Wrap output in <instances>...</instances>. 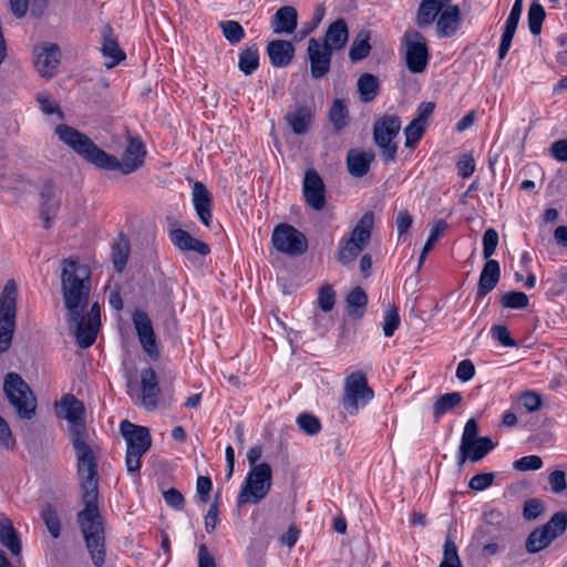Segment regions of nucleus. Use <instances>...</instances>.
Segmentation results:
<instances>
[{
  "instance_id": "nucleus-9",
  "label": "nucleus",
  "mask_w": 567,
  "mask_h": 567,
  "mask_svg": "<svg viewBox=\"0 0 567 567\" xmlns=\"http://www.w3.org/2000/svg\"><path fill=\"white\" fill-rule=\"evenodd\" d=\"M373 396L374 392L362 371H354L344 379L342 406L350 415L357 414L359 409L364 408Z\"/></svg>"
},
{
  "instance_id": "nucleus-21",
  "label": "nucleus",
  "mask_w": 567,
  "mask_h": 567,
  "mask_svg": "<svg viewBox=\"0 0 567 567\" xmlns=\"http://www.w3.org/2000/svg\"><path fill=\"white\" fill-rule=\"evenodd\" d=\"M374 158L375 154L373 151L350 150L347 154V168L349 174L357 178L365 176Z\"/></svg>"
},
{
  "instance_id": "nucleus-48",
  "label": "nucleus",
  "mask_w": 567,
  "mask_h": 567,
  "mask_svg": "<svg viewBox=\"0 0 567 567\" xmlns=\"http://www.w3.org/2000/svg\"><path fill=\"white\" fill-rule=\"evenodd\" d=\"M481 440L478 436V423L475 419H470L464 426V431L461 439L462 451L465 453L466 450L475 443V441Z\"/></svg>"
},
{
  "instance_id": "nucleus-63",
  "label": "nucleus",
  "mask_w": 567,
  "mask_h": 567,
  "mask_svg": "<svg viewBox=\"0 0 567 567\" xmlns=\"http://www.w3.org/2000/svg\"><path fill=\"white\" fill-rule=\"evenodd\" d=\"M413 217L408 210H400L395 218L399 236L406 235L412 226Z\"/></svg>"
},
{
  "instance_id": "nucleus-61",
  "label": "nucleus",
  "mask_w": 567,
  "mask_h": 567,
  "mask_svg": "<svg viewBox=\"0 0 567 567\" xmlns=\"http://www.w3.org/2000/svg\"><path fill=\"white\" fill-rule=\"evenodd\" d=\"M0 444L8 449L12 450L16 445V440L12 435L10 426L8 422L0 415Z\"/></svg>"
},
{
  "instance_id": "nucleus-11",
  "label": "nucleus",
  "mask_w": 567,
  "mask_h": 567,
  "mask_svg": "<svg viewBox=\"0 0 567 567\" xmlns=\"http://www.w3.org/2000/svg\"><path fill=\"white\" fill-rule=\"evenodd\" d=\"M84 310H79L76 320L72 316H68V322L74 327L76 342L82 349H86L95 342L101 326V310L97 302L92 305L87 316L83 315Z\"/></svg>"
},
{
  "instance_id": "nucleus-25",
  "label": "nucleus",
  "mask_w": 567,
  "mask_h": 567,
  "mask_svg": "<svg viewBox=\"0 0 567 567\" xmlns=\"http://www.w3.org/2000/svg\"><path fill=\"white\" fill-rule=\"evenodd\" d=\"M499 277L501 268L498 261L486 259L478 280L477 298H483L491 292L496 287Z\"/></svg>"
},
{
  "instance_id": "nucleus-60",
  "label": "nucleus",
  "mask_w": 567,
  "mask_h": 567,
  "mask_svg": "<svg viewBox=\"0 0 567 567\" xmlns=\"http://www.w3.org/2000/svg\"><path fill=\"white\" fill-rule=\"evenodd\" d=\"M548 483L553 493L560 494L566 489V474L563 471L556 470L548 476Z\"/></svg>"
},
{
  "instance_id": "nucleus-56",
  "label": "nucleus",
  "mask_w": 567,
  "mask_h": 567,
  "mask_svg": "<svg viewBox=\"0 0 567 567\" xmlns=\"http://www.w3.org/2000/svg\"><path fill=\"white\" fill-rule=\"evenodd\" d=\"M495 480L494 473H480L474 475L470 482L468 487L473 491H484L489 487Z\"/></svg>"
},
{
  "instance_id": "nucleus-57",
  "label": "nucleus",
  "mask_w": 567,
  "mask_h": 567,
  "mask_svg": "<svg viewBox=\"0 0 567 567\" xmlns=\"http://www.w3.org/2000/svg\"><path fill=\"white\" fill-rule=\"evenodd\" d=\"M449 225L445 220H437L433 227L431 228L430 236L424 245L425 251H431L435 246L439 238L443 235V233L447 229Z\"/></svg>"
},
{
  "instance_id": "nucleus-37",
  "label": "nucleus",
  "mask_w": 567,
  "mask_h": 567,
  "mask_svg": "<svg viewBox=\"0 0 567 567\" xmlns=\"http://www.w3.org/2000/svg\"><path fill=\"white\" fill-rule=\"evenodd\" d=\"M130 256V243L126 238L120 237L112 246V261L115 270L122 272L126 267Z\"/></svg>"
},
{
  "instance_id": "nucleus-50",
  "label": "nucleus",
  "mask_w": 567,
  "mask_h": 567,
  "mask_svg": "<svg viewBox=\"0 0 567 567\" xmlns=\"http://www.w3.org/2000/svg\"><path fill=\"white\" fill-rule=\"evenodd\" d=\"M37 101L44 114H56L60 120L64 117L63 112L60 110L59 105L52 100L48 92L38 93Z\"/></svg>"
},
{
  "instance_id": "nucleus-4",
  "label": "nucleus",
  "mask_w": 567,
  "mask_h": 567,
  "mask_svg": "<svg viewBox=\"0 0 567 567\" xmlns=\"http://www.w3.org/2000/svg\"><path fill=\"white\" fill-rule=\"evenodd\" d=\"M2 390L6 399L21 420H32L37 413V396L17 372H8L3 379Z\"/></svg>"
},
{
  "instance_id": "nucleus-18",
  "label": "nucleus",
  "mask_w": 567,
  "mask_h": 567,
  "mask_svg": "<svg viewBox=\"0 0 567 567\" xmlns=\"http://www.w3.org/2000/svg\"><path fill=\"white\" fill-rule=\"evenodd\" d=\"M133 323L144 351L154 360L159 357L155 333L151 319L145 311L137 310L133 315Z\"/></svg>"
},
{
  "instance_id": "nucleus-58",
  "label": "nucleus",
  "mask_w": 567,
  "mask_h": 567,
  "mask_svg": "<svg viewBox=\"0 0 567 567\" xmlns=\"http://www.w3.org/2000/svg\"><path fill=\"white\" fill-rule=\"evenodd\" d=\"M492 336L504 347H516L517 342L511 337L508 329L502 324H495L492 327Z\"/></svg>"
},
{
  "instance_id": "nucleus-14",
  "label": "nucleus",
  "mask_w": 567,
  "mask_h": 567,
  "mask_svg": "<svg viewBox=\"0 0 567 567\" xmlns=\"http://www.w3.org/2000/svg\"><path fill=\"white\" fill-rule=\"evenodd\" d=\"M406 47V68L412 73H422L429 62V50L425 38L415 30H408L404 33Z\"/></svg>"
},
{
  "instance_id": "nucleus-32",
  "label": "nucleus",
  "mask_w": 567,
  "mask_h": 567,
  "mask_svg": "<svg viewBox=\"0 0 567 567\" xmlns=\"http://www.w3.org/2000/svg\"><path fill=\"white\" fill-rule=\"evenodd\" d=\"M0 542L13 556L21 554V543L18 534L8 518L0 520Z\"/></svg>"
},
{
  "instance_id": "nucleus-20",
  "label": "nucleus",
  "mask_w": 567,
  "mask_h": 567,
  "mask_svg": "<svg viewBox=\"0 0 567 567\" xmlns=\"http://www.w3.org/2000/svg\"><path fill=\"white\" fill-rule=\"evenodd\" d=\"M193 205L199 220L206 226L210 227L213 215V198L207 187L202 182H196L193 186Z\"/></svg>"
},
{
  "instance_id": "nucleus-31",
  "label": "nucleus",
  "mask_w": 567,
  "mask_h": 567,
  "mask_svg": "<svg viewBox=\"0 0 567 567\" xmlns=\"http://www.w3.org/2000/svg\"><path fill=\"white\" fill-rule=\"evenodd\" d=\"M348 25L343 19H338L332 22L324 35L322 44L328 45L331 50L342 49L348 41Z\"/></svg>"
},
{
  "instance_id": "nucleus-54",
  "label": "nucleus",
  "mask_w": 567,
  "mask_h": 567,
  "mask_svg": "<svg viewBox=\"0 0 567 567\" xmlns=\"http://www.w3.org/2000/svg\"><path fill=\"white\" fill-rule=\"evenodd\" d=\"M336 302V293L331 286L324 285L319 290L318 305L322 311L328 312L332 310Z\"/></svg>"
},
{
  "instance_id": "nucleus-10",
  "label": "nucleus",
  "mask_w": 567,
  "mask_h": 567,
  "mask_svg": "<svg viewBox=\"0 0 567 567\" xmlns=\"http://www.w3.org/2000/svg\"><path fill=\"white\" fill-rule=\"evenodd\" d=\"M401 130V120L398 115H383L373 124V142L380 148L385 163L396 158L398 146L393 140Z\"/></svg>"
},
{
  "instance_id": "nucleus-41",
  "label": "nucleus",
  "mask_w": 567,
  "mask_h": 567,
  "mask_svg": "<svg viewBox=\"0 0 567 567\" xmlns=\"http://www.w3.org/2000/svg\"><path fill=\"white\" fill-rule=\"evenodd\" d=\"M426 130V124L417 120H412L404 128L405 147L413 148L423 137Z\"/></svg>"
},
{
  "instance_id": "nucleus-24",
  "label": "nucleus",
  "mask_w": 567,
  "mask_h": 567,
  "mask_svg": "<svg viewBox=\"0 0 567 567\" xmlns=\"http://www.w3.org/2000/svg\"><path fill=\"white\" fill-rule=\"evenodd\" d=\"M169 237L173 244L181 250L196 251L200 256H207L210 252V248L207 244L194 238L184 229L177 228L171 230Z\"/></svg>"
},
{
  "instance_id": "nucleus-42",
  "label": "nucleus",
  "mask_w": 567,
  "mask_h": 567,
  "mask_svg": "<svg viewBox=\"0 0 567 567\" xmlns=\"http://www.w3.org/2000/svg\"><path fill=\"white\" fill-rule=\"evenodd\" d=\"M439 567H463L458 556L457 546L450 537L445 539L443 546V559Z\"/></svg>"
},
{
  "instance_id": "nucleus-59",
  "label": "nucleus",
  "mask_w": 567,
  "mask_h": 567,
  "mask_svg": "<svg viewBox=\"0 0 567 567\" xmlns=\"http://www.w3.org/2000/svg\"><path fill=\"white\" fill-rule=\"evenodd\" d=\"M544 503L537 498L527 499L524 504L523 515L526 519H536L544 512Z\"/></svg>"
},
{
  "instance_id": "nucleus-2",
  "label": "nucleus",
  "mask_w": 567,
  "mask_h": 567,
  "mask_svg": "<svg viewBox=\"0 0 567 567\" xmlns=\"http://www.w3.org/2000/svg\"><path fill=\"white\" fill-rule=\"evenodd\" d=\"M55 134L62 143L86 162L102 169L121 171L125 175L138 169L146 155L145 146L140 138L128 140L121 162L117 157L97 147L87 135L72 126L59 124L55 127Z\"/></svg>"
},
{
  "instance_id": "nucleus-46",
  "label": "nucleus",
  "mask_w": 567,
  "mask_h": 567,
  "mask_svg": "<svg viewBox=\"0 0 567 567\" xmlns=\"http://www.w3.org/2000/svg\"><path fill=\"white\" fill-rule=\"evenodd\" d=\"M42 518L51 536L58 538L61 532V522L56 511L51 505H47L42 511Z\"/></svg>"
},
{
  "instance_id": "nucleus-29",
  "label": "nucleus",
  "mask_w": 567,
  "mask_h": 567,
  "mask_svg": "<svg viewBox=\"0 0 567 567\" xmlns=\"http://www.w3.org/2000/svg\"><path fill=\"white\" fill-rule=\"evenodd\" d=\"M449 0H422L416 12V24L420 28L431 25Z\"/></svg>"
},
{
  "instance_id": "nucleus-51",
  "label": "nucleus",
  "mask_w": 567,
  "mask_h": 567,
  "mask_svg": "<svg viewBox=\"0 0 567 567\" xmlns=\"http://www.w3.org/2000/svg\"><path fill=\"white\" fill-rule=\"evenodd\" d=\"M400 324V315L395 306H391L384 316L383 333L385 337L393 336Z\"/></svg>"
},
{
  "instance_id": "nucleus-43",
  "label": "nucleus",
  "mask_w": 567,
  "mask_h": 567,
  "mask_svg": "<svg viewBox=\"0 0 567 567\" xmlns=\"http://www.w3.org/2000/svg\"><path fill=\"white\" fill-rule=\"evenodd\" d=\"M219 27L225 39L230 44H237L245 38V30L239 22L234 20L221 21Z\"/></svg>"
},
{
  "instance_id": "nucleus-49",
  "label": "nucleus",
  "mask_w": 567,
  "mask_h": 567,
  "mask_svg": "<svg viewBox=\"0 0 567 567\" xmlns=\"http://www.w3.org/2000/svg\"><path fill=\"white\" fill-rule=\"evenodd\" d=\"M297 424L307 435H316L321 430L320 420L310 413H301L297 417Z\"/></svg>"
},
{
  "instance_id": "nucleus-34",
  "label": "nucleus",
  "mask_w": 567,
  "mask_h": 567,
  "mask_svg": "<svg viewBox=\"0 0 567 567\" xmlns=\"http://www.w3.org/2000/svg\"><path fill=\"white\" fill-rule=\"evenodd\" d=\"M346 302L349 316L359 319L364 313L368 296L361 287H355L347 296Z\"/></svg>"
},
{
  "instance_id": "nucleus-47",
  "label": "nucleus",
  "mask_w": 567,
  "mask_h": 567,
  "mask_svg": "<svg viewBox=\"0 0 567 567\" xmlns=\"http://www.w3.org/2000/svg\"><path fill=\"white\" fill-rule=\"evenodd\" d=\"M501 303L504 308L524 309L528 306V297L522 291H509L502 296Z\"/></svg>"
},
{
  "instance_id": "nucleus-7",
  "label": "nucleus",
  "mask_w": 567,
  "mask_h": 567,
  "mask_svg": "<svg viewBox=\"0 0 567 567\" xmlns=\"http://www.w3.org/2000/svg\"><path fill=\"white\" fill-rule=\"evenodd\" d=\"M374 225L372 212H365L352 229L348 239H342L338 250L337 259L342 265L353 261L360 252L369 245Z\"/></svg>"
},
{
  "instance_id": "nucleus-39",
  "label": "nucleus",
  "mask_w": 567,
  "mask_h": 567,
  "mask_svg": "<svg viewBox=\"0 0 567 567\" xmlns=\"http://www.w3.org/2000/svg\"><path fill=\"white\" fill-rule=\"evenodd\" d=\"M259 65V52L256 45L246 48L239 53L238 68L246 75L251 74Z\"/></svg>"
},
{
  "instance_id": "nucleus-44",
  "label": "nucleus",
  "mask_w": 567,
  "mask_h": 567,
  "mask_svg": "<svg viewBox=\"0 0 567 567\" xmlns=\"http://www.w3.org/2000/svg\"><path fill=\"white\" fill-rule=\"evenodd\" d=\"M545 10L538 2H533L528 9V27L532 34L537 35L542 31V24L545 19Z\"/></svg>"
},
{
  "instance_id": "nucleus-28",
  "label": "nucleus",
  "mask_w": 567,
  "mask_h": 567,
  "mask_svg": "<svg viewBox=\"0 0 567 567\" xmlns=\"http://www.w3.org/2000/svg\"><path fill=\"white\" fill-rule=\"evenodd\" d=\"M298 13L297 10L291 6H284L279 8L272 18L274 32L279 33H292L297 28Z\"/></svg>"
},
{
  "instance_id": "nucleus-23",
  "label": "nucleus",
  "mask_w": 567,
  "mask_h": 567,
  "mask_svg": "<svg viewBox=\"0 0 567 567\" xmlns=\"http://www.w3.org/2000/svg\"><path fill=\"white\" fill-rule=\"evenodd\" d=\"M267 53L275 68H285L295 56V47L286 40H272L267 45Z\"/></svg>"
},
{
  "instance_id": "nucleus-22",
  "label": "nucleus",
  "mask_w": 567,
  "mask_h": 567,
  "mask_svg": "<svg viewBox=\"0 0 567 567\" xmlns=\"http://www.w3.org/2000/svg\"><path fill=\"white\" fill-rule=\"evenodd\" d=\"M102 47L101 51L104 58L110 59L105 62V66L111 69L117 65L120 62L125 60V52L118 47L117 40L114 35L113 29L110 25H105L102 30Z\"/></svg>"
},
{
  "instance_id": "nucleus-62",
  "label": "nucleus",
  "mask_w": 567,
  "mask_h": 567,
  "mask_svg": "<svg viewBox=\"0 0 567 567\" xmlns=\"http://www.w3.org/2000/svg\"><path fill=\"white\" fill-rule=\"evenodd\" d=\"M475 375V367L470 359H464L457 364L456 378L462 382L470 381Z\"/></svg>"
},
{
  "instance_id": "nucleus-40",
  "label": "nucleus",
  "mask_w": 567,
  "mask_h": 567,
  "mask_svg": "<svg viewBox=\"0 0 567 567\" xmlns=\"http://www.w3.org/2000/svg\"><path fill=\"white\" fill-rule=\"evenodd\" d=\"M554 538L543 527L533 530L526 539V549L529 553H537L546 548Z\"/></svg>"
},
{
  "instance_id": "nucleus-13",
  "label": "nucleus",
  "mask_w": 567,
  "mask_h": 567,
  "mask_svg": "<svg viewBox=\"0 0 567 567\" xmlns=\"http://www.w3.org/2000/svg\"><path fill=\"white\" fill-rule=\"evenodd\" d=\"M55 413L59 419L69 422V436L73 437L76 432L87 433L84 414V404L72 394L64 395L55 403Z\"/></svg>"
},
{
  "instance_id": "nucleus-45",
  "label": "nucleus",
  "mask_w": 567,
  "mask_h": 567,
  "mask_svg": "<svg viewBox=\"0 0 567 567\" xmlns=\"http://www.w3.org/2000/svg\"><path fill=\"white\" fill-rule=\"evenodd\" d=\"M547 533L555 539L558 536L563 535L567 528V513L558 512L553 515V517L542 526Z\"/></svg>"
},
{
  "instance_id": "nucleus-6",
  "label": "nucleus",
  "mask_w": 567,
  "mask_h": 567,
  "mask_svg": "<svg viewBox=\"0 0 567 567\" xmlns=\"http://www.w3.org/2000/svg\"><path fill=\"white\" fill-rule=\"evenodd\" d=\"M17 282L9 279L0 293V353L7 352L12 343L17 318Z\"/></svg>"
},
{
  "instance_id": "nucleus-3",
  "label": "nucleus",
  "mask_w": 567,
  "mask_h": 567,
  "mask_svg": "<svg viewBox=\"0 0 567 567\" xmlns=\"http://www.w3.org/2000/svg\"><path fill=\"white\" fill-rule=\"evenodd\" d=\"M61 291L68 316L78 319L79 310L89 305L91 292V270L78 258H64L61 261Z\"/></svg>"
},
{
  "instance_id": "nucleus-35",
  "label": "nucleus",
  "mask_w": 567,
  "mask_h": 567,
  "mask_svg": "<svg viewBox=\"0 0 567 567\" xmlns=\"http://www.w3.org/2000/svg\"><path fill=\"white\" fill-rule=\"evenodd\" d=\"M360 100L364 103L373 101L379 92V80L371 73H363L358 80Z\"/></svg>"
},
{
  "instance_id": "nucleus-12",
  "label": "nucleus",
  "mask_w": 567,
  "mask_h": 567,
  "mask_svg": "<svg viewBox=\"0 0 567 567\" xmlns=\"http://www.w3.org/2000/svg\"><path fill=\"white\" fill-rule=\"evenodd\" d=\"M271 241L278 251L291 257L302 255L308 248L307 237L289 224L276 226Z\"/></svg>"
},
{
  "instance_id": "nucleus-27",
  "label": "nucleus",
  "mask_w": 567,
  "mask_h": 567,
  "mask_svg": "<svg viewBox=\"0 0 567 567\" xmlns=\"http://www.w3.org/2000/svg\"><path fill=\"white\" fill-rule=\"evenodd\" d=\"M461 12L457 6H450L441 12L436 21L437 35L446 38L453 35L460 28Z\"/></svg>"
},
{
  "instance_id": "nucleus-5",
  "label": "nucleus",
  "mask_w": 567,
  "mask_h": 567,
  "mask_svg": "<svg viewBox=\"0 0 567 567\" xmlns=\"http://www.w3.org/2000/svg\"><path fill=\"white\" fill-rule=\"evenodd\" d=\"M121 434L126 442L125 465L130 475L138 476L141 470V457L151 449L152 437L150 430L136 425L127 420L121 422Z\"/></svg>"
},
{
  "instance_id": "nucleus-38",
  "label": "nucleus",
  "mask_w": 567,
  "mask_h": 567,
  "mask_svg": "<svg viewBox=\"0 0 567 567\" xmlns=\"http://www.w3.org/2000/svg\"><path fill=\"white\" fill-rule=\"evenodd\" d=\"M329 120L334 131L340 132L349 124V111L341 100H336L329 111Z\"/></svg>"
},
{
  "instance_id": "nucleus-15",
  "label": "nucleus",
  "mask_w": 567,
  "mask_h": 567,
  "mask_svg": "<svg viewBox=\"0 0 567 567\" xmlns=\"http://www.w3.org/2000/svg\"><path fill=\"white\" fill-rule=\"evenodd\" d=\"M34 68L40 76L51 79L60 64L61 51L56 44L41 43L34 47Z\"/></svg>"
},
{
  "instance_id": "nucleus-1",
  "label": "nucleus",
  "mask_w": 567,
  "mask_h": 567,
  "mask_svg": "<svg viewBox=\"0 0 567 567\" xmlns=\"http://www.w3.org/2000/svg\"><path fill=\"white\" fill-rule=\"evenodd\" d=\"M70 442L75 453L76 473L80 481L84 508L76 515V522L85 546L95 567L105 564V529L99 508L97 447L89 443L87 433L76 432Z\"/></svg>"
},
{
  "instance_id": "nucleus-36",
  "label": "nucleus",
  "mask_w": 567,
  "mask_h": 567,
  "mask_svg": "<svg viewBox=\"0 0 567 567\" xmlns=\"http://www.w3.org/2000/svg\"><path fill=\"white\" fill-rule=\"evenodd\" d=\"M369 40L370 33L368 31L362 30L357 34L349 52L351 61H361L370 54L371 45L369 43Z\"/></svg>"
},
{
  "instance_id": "nucleus-52",
  "label": "nucleus",
  "mask_w": 567,
  "mask_h": 567,
  "mask_svg": "<svg viewBox=\"0 0 567 567\" xmlns=\"http://www.w3.org/2000/svg\"><path fill=\"white\" fill-rule=\"evenodd\" d=\"M543 460L538 455L523 456L513 463V467L519 472L537 471L542 468Z\"/></svg>"
},
{
  "instance_id": "nucleus-16",
  "label": "nucleus",
  "mask_w": 567,
  "mask_h": 567,
  "mask_svg": "<svg viewBox=\"0 0 567 567\" xmlns=\"http://www.w3.org/2000/svg\"><path fill=\"white\" fill-rule=\"evenodd\" d=\"M331 48L320 43L317 39L311 38L308 41V59L310 62V73L313 79H321L330 71Z\"/></svg>"
},
{
  "instance_id": "nucleus-8",
  "label": "nucleus",
  "mask_w": 567,
  "mask_h": 567,
  "mask_svg": "<svg viewBox=\"0 0 567 567\" xmlns=\"http://www.w3.org/2000/svg\"><path fill=\"white\" fill-rule=\"evenodd\" d=\"M271 480L272 472L268 463L251 467L239 492L237 506L243 507L248 503L257 504L264 499L271 487Z\"/></svg>"
},
{
  "instance_id": "nucleus-55",
  "label": "nucleus",
  "mask_w": 567,
  "mask_h": 567,
  "mask_svg": "<svg viewBox=\"0 0 567 567\" xmlns=\"http://www.w3.org/2000/svg\"><path fill=\"white\" fill-rule=\"evenodd\" d=\"M59 207L60 202L56 198L41 203V218L44 223L45 228H49L51 226V221L55 217Z\"/></svg>"
},
{
  "instance_id": "nucleus-17",
  "label": "nucleus",
  "mask_w": 567,
  "mask_h": 567,
  "mask_svg": "<svg viewBox=\"0 0 567 567\" xmlns=\"http://www.w3.org/2000/svg\"><path fill=\"white\" fill-rule=\"evenodd\" d=\"M302 193L306 203L313 210L321 212L326 207V187L317 171L311 168L306 172Z\"/></svg>"
},
{
  "instance_id": "nucleus-64",
  "label": "nucleus",
  "mask_w": 567,
  "mask_h": 567,
  "mask_svg": "<svg viewBox=\"0 0 567 567\" xmlns=\"http://www.w3.org/2000/svg\"><path fill=\"white\" fill-rule=\"evenodd\" d=\"M458 174L463 178L470 177L475 171V161L472 155L464 154L460 157L457 164Z\"/></svg>"
},
{
  "instance_id": "nucleus-26",
  "label": "nucleus",
  "mask_w": 567,
  "mask_h": 567,
  "mask_svg": "<svg viewBox=\"0 0 567 567\" xmlns=\"http://www.w3.org/2000/svg\"><path fill=\"white\" fill-rule=\"evenodd\" d=\"M285 121L297 135H303L309 131L313 121V113L307 105H299L296 110L285 115Z\"/></svg>"
},
{
  "instance_id": "nucleus-19",
  "label": "nucleus",
  "mask_w": 567,
  "mask_h": 567,
  "mask_svg": "<svg viewBox=\"0 0 567 567\" xmlns=\"http://www.w3.org/2000/svg\"><path fill=\"white\" fill-rule=\"evenodd\" d=\"M141 403L147 411H153L158 406L161 388L155 370L147 368L141 371Z\"/></svg>"
},
{
  "instance_id": "nucleus-53",
  "label": "nucleus",
  "mask_w": 567,
  "mask_h": 567,
  "mask_svg": "<svg viewBox=\"0 0 567 567\" xmlns=\"http://www.w3.org/2000/svg\"><path fill=\"white\" fill-rule=\"evenodd\" d=\"M498 245V234L494 228H488L483 235V255L485 259H491Z\"/></svg>"
},
{
  "instance_id": "nucleus-30",
  "label": "nucleus",
  "mask_w": 567,
  "mask_h": 567,
  "mask_svg": "<svg viewBox=\"0 0 567 567\" xmlns=\"http://www.w3.org/2000/svg\"><path fill=\"white\" fill-rule=\"evenodd\" d=\"M494 449L493 441L487 436H481V440L475 441L466 452L462 451V445L458 449V465L462 466L466 461L476 463L481 461L489 451Z\"/></svg>"
},
{
  "instance_id": "nucleus-33",
  "label": "nucleus",
  "mask_w": 567,
  "mask_h": 567,
  "mask_svg": "<svg viewBox=\"0 0 567 567\" xmlns=\"http://www.w3.org/2000/svg\"><path fill=\"white\" fill-rule=\"evenodd\" d=\"M463 402V396L460 392H450L439 396L433 404V416L439 421L442 415L460 406Z\"/></svg>"
}]
</instances>
